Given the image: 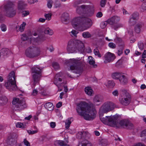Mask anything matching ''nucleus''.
I'll return each mask as SVG.
<instances>
[{
  "mask_svg": "<svg viewBox=\"0 0 146 146\" xmlns=\"http://www.w3.org/2000/svg\"><path fill=\"white\" fill-rule=\"evenodd\" d=\"M76 111L80 115L87 120H92L95 118L97 112L92 103L82 102L77 105Z\"/></svg>",
  "mask_w": 146,
  "mask_h": 146,
  "instance_id": "1",
  "label": "nucleus"
},
{
  "mask_svg": "<svg viewBox=\"0 0 146 146\" xmlns=\"http://www.w3.org/2000/svg\"><path fill=\"white\" fill-rule=\"evenodd\" d=\"M32 81L31 82L32 87L35 88L36 85L39 83L42 77L40 69L37 66H35L31 69Z\"/></svg>",
  "mask_w": 146,
  "mask_h": 146,
  "instance_id": "2",
  "label": "nucleus"
},
{
  "mask_svg": "<svg viewBox=\"0 0 146 146\" xmlns=\"http://www.w3.org/2000/svg\"><path fill=\"white\" fill-rule=\"evenodd\" d=\"M68 63L72 64L70 68V70L73 71V72L77 74H80L82 71L81 67V62L76 59H70V60H67Z\"/></svg>",
  "mask_w": 146,
  "mask_h": 146,
  "instance_id": "3",
  "label": "nucleus"
},
{
  "mask_svg": "<svg viewBox=\"0 0 146 146\" xmlns=\"http://www.w3.org/2000/svg\"><path fill=\"white\" fill-rule=\"evenodd\" d=\"M5 85L9 90H15L17 89L15 80V73L14 71H12L9 74L8 81L5 83Z\"/></svg>",
  "mask_w": 146,
  "mask_h": 146,
  "instance_id": "4",
  "label": "nucleus"
},
{
  "mask_svg": "<svg viewBox=\"0 0 146 146\" xmlns=\"http://www.w3.org/2000/svg\"><path fill=\"white\" fill-rule=\"evenodd\" d=\"M82 17V16L76 17L71 22L73 27L80 31H83L86 29V28L84 26V23L83 21Z\"/></svg>",
  "mask_w": 146,
  "mask_h": 146,
  "instance_id": "5",
  "label": "nucleus"
},
{
  "mask_svg": "<svg viewBox=\"0 0 146 146\" xmlns=\"http://www.w3.org/2000/svg\"><path fill=\"white\" fill-rule=\"evenodd\" d=\"M121 92L122 98H119V102L123 105L127 106L131 102V96L128 91L125 89L122 90Z\"/></svg>",
  "mask_w": 146,
  "mask_h": 146,
  "instance_id": "6",
  "label": "nucleus"
},
{
  "mask_svg": "<svg viewBox=\"0 0 146 146\" xmlns=\"http://www.w3.org/2000/svg\"><path fill=\"white\" fill-rule=\"evenodd\" d=\"M114 108L113 104L111 102H108L104 103L100 108L99 115L103 116L105 113H107L113 110Z\"/></svg>",
  "mask_w": 146,
  "mask_h": 146,
  "instance_id": "7",
  "label": "nucleus"
},
{
  "mask_svg": "<svg viewBox=\"0 0 146 146\" xmlns=\"http://www.w3.org/2000/svg\"><path fill=\"white\" fill-rule=\"evenodd\" d=\"M116 115L117 117L113 121V127H119L121 126H125L130 129L132 128L133 127V124L130 122L128 120L126 119H123L119 121H117V120L118 117V115L117 114Z\"/></svg>",
  "mask_w": 146,
  "mask_h": 146,
  "instance_id": "8",
  "label": "nucleus"
},
{
  "mask_svg": "<svg viewBox=\"0 0 146 146\" xmlns=\"http://www.w3.org/2000/svg\"><path fill=\"white\" fill-rule=\"evenodd\" d=\"M12 104L13 107L15 110H21L26 107L25 103L23 100H19L18 98L13 99Z\"/></svg>",
  "mask_w": 146,
  "mask_h": 146,
  "instance_id": "9",
  "label": "nucleus"
},
{
  "mask_svg": "<svg viewBox=\"0 0 146 146\" xmlns=\"http://www.w3.org/2000/svg\"><path fill=\"white\" fill-rule=\"evenodd\" d=\"M29 47L27 49L25 52L26 56L29 58H33L38 56L40 53V51L38 49L34 47V46Z\"/></svg>",
  "mask_w": 146,
  "mask_h": 146,
  "instance_id": "10",
  "label": "nucleus"
},
{
  "mask_svg": "<svg viewBox=\"0 0 146 146\" xmlns=\"http://www.w3.org/2000/svg\"><path fill=\"white\" fill-rule=\"evenodd\" d=\"M99 115L100 119L103 123L105 124L110 123L111 124L112 126H113V121L117 117L116 115L110 116H106L105 117H102L103 116L100 115Z\"/></svg>",
  "mask_w": 146,
  "mask_h": 146,
  "instance_id": "11",
  "label": "nucleus"
},
{
  "mask_svg": "<svg viewBox=\"0 0 146 146\" xmlns=\"http://www.w3.org/2000/svg\"><path fill=\"white\" fill-rule=\"evenodd\" d=\"M82 134V139H85L86 142L84 143L83 141L82 142L80 143H79L78 146H87L88 145H89L90 146L91 145L87 143V140L90 137V134L88 132L83 131V132H80L78 134V135Z\"/></svg>",
  "mask_w": 146,
  "mask_h": 146,
  "instance_id": "12",
  "label": "nucleus"
},
{
  "mask_svg": "<svg viewBox=\"0 0 146 146\" xmlns=\"http://www.w3.org/2000/svg\"><path fill=\"white\" fill-rule=\"evenodd\" d=\"M115 58V56L113 54L108 52L106 53L104 55V62L105 64L109 63L113 61Z\"/></svg>",
  "mask_w": 146,
  "mask_h": 146,
  "instance_id": "13",
  "label": "nucleus"
},
{
  "mask_svg": "<svg viewBox=\"0 0 146 146\" xmlns=\"http://www.w3.org/2000/svg\"><path fill=\"white\" fill-rule=\"evenodd\" d=\"M89 8V5H82L80 6H78L76 8V12L80 15H84L86 11Z\"/></svg>",
  "mask_w": 146,
  "mask_h": 146,
  "instance_id": "14",
  "label": "nucleus"
},
{
  "mask_svg": "<svg viewBox=\"0 0 146 146\" xmlns=\"http://www.w3.org/2000/svg\"><path fill=\"white\" fill-rule=\"evenodd\" d=\"M82 20H83V21L84 23V26L86 27V29L90 28L92 25V23L90 19L83 17Z\"/></svg>",
  "mask_w": 146,
  "mask_h": 146,
  "instance_id": "15",
  "label": "nucleus"
},
{
  "mask_svg": "<svg viewBox=\"0 0 146 146\" xmlns=\"http://www.w3.org/2000/svg\"><path fill=\"white\" fill-rule=\"evenodd\" d=\"M6 11V15L9 17L14 16L16 13V10L12 7L7 9Z\"/></svg>",
  "mask_w": 146,
  "mask_h": 146,
  "instance_id": "16",
  "label": "nucleus"
},
{
  "mask_svg": "<svg viewBox=\"0 0 146 146\" xmlns=\"http://www.w3.org/2000/svg\"><path fill=\"white\" fill-rule=\"evenodd\" d=\"M26 5L25 2L22 0H19L18 2L17 8L18 10L22 11L25 9Z\"/></svg>",
  "mask_w": 146,
  "mask_h": 146,
  "instance_id": "17",
  "label": "nucleus"
},
{
  "mask_svg": "<svg viewBox=\"0 0 146 146\" xmlns=\"http://www.w3.org/2000/svg\"><path fill=\"white\" fill-rule=\"evenodd\" d=\"M119 20V17L114 16L108 19L107 21L108 23L110 25H113L115 22L118 21Z\"/></svg>",
  "mask_w": 146,
  "mask_h": 146,
  "instance_id": "18",
  "label": "nucleus"
},
{
  "mask_svg": "<svg viewBox=\"0 0 146 146\" xmlns=\"http://www.w3.org/2000/svg\"><path fill=\"white\" fill-rule=\"evenodd\" d=\"M90 8L86 11L84 15L87 17H91L92 16L94 13V9L93 6L89 5Z\"/></svg>",
  "mask_w": 146,
  "mask_h": 146,
  "instance_id": "19",
  "label": "nucleus"
},
{
  "mask_svg": "<svg viewBox=\"0 0 146 146\" xmlns=\"http://www.w3.org/2000/svg\"><path fill=\"white\" fill-rule=\"evenodd\" d=\"M58 77V74H57L55 75L54 82V84L59 88L60 85V82L62 81V80L61 78Z\"/></svg>",
  "mask_w": 146,
  "mask_h": 146,
  "instance_id": "20",
  "label": "nucleus"
},
{
  "mask_svg": "<svg viewBox=\"0 0 146 146\" xmlns=\"http://www.w3.org/2000/svg\"><path fill=\"white\" fill-rule=\"evenodd\" d=\"M122 73L115 72L112 73L111 75L112 78L114 79H119Z\"/></svg>",
  "mask_w": 146,
  "mask_h": 146,
  "instance_id": "21",
  "label": "nucleus"
},
{
  "mask_svg": "<svg viewBox=\"0 0 146 146\" xmlns=\"http://www.w3.org/2000/svg\"><path fill=\"white\" fill-rule=\"evenodd\" d=\"M119 80L120 83L123 84H124L127 82V78L123 73Z\"/></svg>",
  "mask_w": 146,
  "mask_h": 146,
  "instance_id": "22",
  "label": "nucleus"
},
{
  "mask_svg": "<svg viewBox=\"0 0 146 146\" xmlns=\"http://www.w3.org/2000/svg\"><path fill=\"white\" fill-rule=\"evenodd\" d=\"M143 25V24L142 23H138L135 27V31L137 33H139L141 31V28L142 27Z\"/></svg>",
  "mask_w": 146,
  "mask_h": 146,
  "instance_id": "23",
  "label": "nucleus"
},
{
  "mask_svg": "<svg viewBox=\"0 0 146 146\" xmlns=\"http://www.w3.org/2000/svg\"><path fill=\"white\" fill-rule=\"evenodd\" d=\"M76 46H67V50L68 53H72L77 52Z\"/></svg>",
  "mask_w": 146,
  "mask_h": 146,
  "instance_id": "24",
  "label": "nucleus"
},
{
  "mask_svg": "<svg viewBox=\"0 0 146 146\" xmlns=\"http://www.w3.org/2000/svg\"><path fill=\"white\" fill-rule=\"evenodd\" d=\"M85 92L86 94L91 96L93 94V91L91 88L89 87H86L85 89Z\"/></svg>",
  "mask_w": 146,
  "mask_h": 146,
  "instance_id": "25",
  "label": "nucleus"
},
{
  "mask_svg": "<svg viewBox=\"0 0 146 146\" xmlns=\"http://www.w3.org/2000/svg\"><path fill=\"white\" fill-rule=\"evenodd\" d=\"M44 107L46 108L50 111L53 110L54 106L50 102H48L45 104Z\"/></svg>",
  "mask_w": 146,
  "mask_h": 146,
  "instance_id": "26",
  "label": "nucleus"
},
{
  "mask_svg": "<svg viewBox=\"0 0 146 146\" xmlns=\"http://www.w3.org/2000/svg\"><path fill=\"white\" fill-rule=\"evenodd\" d=\"M7 102V99L6 97L3 96H0V104H6Z\"/></svg>",
  "mask_w": 146,
  "mask_h": 146,
  "instance_id": "27",
  "label": "nucleus"
},
{
  "mask_svg": "<svg viewBox=\"0 0 146 146\" xmlns=\"http://www.w3.org/2000/svg\"><path fill=\"white\" fill-rule=\"evenodd\" d=\"M1 54L4 56L7 55L10 52L9 50L7 48H3L1 49Z\"/></svg>",
  "mask_w": 146,
  "mask_h": 146,
  "instance_id": "28",
  "label": "nucleus"
},
{
  "mask_svg": "<svg viewBox=\"0 0 146 146\" xmlns=\"http://www.w3.org/2000/svg\"><path fill=\"white\" fill-rule=\"evenodd\" d=\"M105 85L108 88H111L114 86L115 84L113 81H109L105 84Z\"/></svg>",
  "mask_w": 146,
  "mask_h": 146,
  "instance_id": "29",
  "label": "nucleus"
},
{
  "mask_svg": "<svg viewBox=\"0 0 146 146\" xmlns=\"http://www.w3.org/2000/svg\"><path fill=\"white\" fill-rule=\"evenodd\" d=\"M73 119L71 117L68 118L65 122V127L66 129H68Z\"/></svg>",
  "mask_w": 146,
  "mask_h": 146,
  "instance_id": "30",
  "label": "nucleus"
},
{
  "mask_svg": "<svg viewBox=\"0 0 146 146\" xmlns=\"http://www.w3.org/2000/svg\"><path fill=\"white\" fill-rule=\"evenodd\" d=\"M101 97L99 95H96L93 99L94 102L95 103L99 102L102 101Z\"/></svg>",
  "mask_w": 146,
  "mask_h": 146,
  "instance_id": "31",
  "label": "nucleus"
},
{
  "mask_svg": "<svg viewBox=\"0 0 146 146\" xmlns=\"http://www.w3.org/2000/svg\"><path fill=\"white\" fill-rule=\"evenodd\" d=\"M44 32L45 34L50 35H52L53 33V31L48 28L45 29L44 31Z\"/></svg>",
  "mask_w": 146,
  "mask_h": 146,
  "instance_id": "32",
  "label": "nucleus"
},
{
  "mask_svg": "<svg viewBox=\"0 0 146 146\" xmlns=\"http://www.w3.org/2000/svg\"><path fill=\"white\" fill-rule=\"evenodd\" d=\"M78 48H79L77 50L80 51L81 52H89L85 48L84 46H77Z\"/></svg>",
  "mask_w": 146,
  "mask_h": 146,
  "instance_id": "33",
  "label": "nucleus"
},
{
  "mask_svg": "<svg viewBox=\"0 0 146 146\" xmlns=\"http://www.w3.org/2000/svg\"><path fill=\"white\" fill-rule=\"evenodd\" d=\"M123 25L121 23L116 24L113 25L112 27L115 30H117L118 28L123 27Z\"/></svg>",
  "mask_w": 146,
  "mask_h": 146,
  "instance_id": "34",
  "label": "nucleus"
},
{
  "mask_svg": "<svg viewBox=\"0 0 146 146\" xmlns=\"http://www.w3.org/2000/svg\"><path fill=\"white\" fill-rule=\"evenodd\" d=\"M82 36L85 38H88L91 36V34L88 32H84L82 34Z\"/></svg>",
  "mask_w": 146,
  "mask_h": 146,
  "instance_id": "35",
  "label": "nucleus"
},
{
  "mask_svg": "<svg viewBox=\"0 0 146 146\" xmlns=\"http://www.w3.org/2000/svg\"><path fill=\"white\" fill-rule=\"evenodd\" d=\"M88 62L91 65H94L95 63L94 59L91 56H90L88 58Z\"/></svg>",
  "mask_w": 146,
  "mask_h": 146,
  "instance_id": "36",
  "label": "nucleus"
},
{
  "mask_svg": "<svg viewBox=\"0 0 146 146\" xmlns=\"http://www.w3.org/2000/svg\"><path fill=\"white\" fill-rule=\"evenodd\" d=\"M83 42L80 40H74V46H83Z\"/></svg>",
  "mask_w": 146,
  "mask_h": 146,
  "instance_id": "37",
  "label": "nucleus"
},
{
  "mask_svg": "<svg viewBox=\"0 0 146 146\" xmlns=\"http://www.w3.org/2000/svg\"><path fill=\"white\" fill-rule=\"evenodd\" d=\"M25 125H26L25 123H23L21 122H18L16 124V126L17 127L20 128H25Z\"/></svg>",
  "mask_w": 146,
  "mask_h": 146,
  "instance_id": "38",
  "label": "nucleus"
},
{
  "mask_svg": "<svg viewBox=\"0 0 146 146\" xmlns=\"http://www.w3.org/2000/svg\"><path fill=\"white\" fill-rule=\"evenodd\" d=\"M136 23V20L132 18H130L129 21V24L130 26L134 25Z\"/></svg>",
  "mask_w": 146,
  "mask_h": 146,
  "instance_id": "39",
  "label": "nucleus"
},
{
  "mask_svg": "<svg viewBox=\"0 0 146 146\" xmlns=\"http://www.w3.org/2000/svg\"><path fill=\"white\" fill-rule=\"evenodd\" d=\"M94 52L96 55H97L100 58L101 57V55L100 54L99 51L97 48L94 49Z\"/></svg>",
  "mask_w": 146,
  "mask_h": 146,
  "instance_id": "40",
  "label": "nucleus"
},
{
  "mask_svg": "<svg viewBox=\"0 0 146 146\" xmlns=\"http://www.w3.org/2000/svg\"><path fill=\"white\" fill-rule=\"evenodd\" d=\"M99 144L101 146H106L107 145L108 143L106 140L102 139L100 141Z\"/></svg>",
  "mask_w": 146,
  "mask_h": 146,
  "instance_id": "41",
  "label": "nucleus"
},
{
  "mask_svg": "<svg viewBox=\"0 0 146 146\" xmlns=\"http://www.w3.org/2000/svg\"><path fill=\"white\" fill-rule=\"evenodd\" d=\"M57 143L59 145L62 146H69L65 142L62 140H58L57 141Z\"/></svg>",
  "mask_w": 146,
  "mask_h": 146,
  "instance_id": "42",
  "label": "nucleus"
},
{
  "mask_svg": "<svg viewBox=\"0 0 146 146\" xmlns=\"http://www.w3.org/2000/svg\"><path fill=\"white\" fill-rule=\"evenodd\" d=\"M78 33V32L77 31L74 30H73L69 33L70 35L72 37L74 36L76 37Z\"/></svg>",
  "mask_w": 146,
  "mask_h": 146,
  "instance_id": "43",
  "label": "nucleus"
},
{
  "mask_svg": "<svg viewBox=\"0 0 146 146\" xmlns=\"http://www.w3.org/2000/svg\"><path fill=\"white\" fill-rule=\"evenodd\" d=\"M26 25V23L25 22H23V23L21 25L19 29V31L22 32L23 31L25 28V26Z\"/></svg>",
  "mask_w": 146,
  "mask_h": 146,
  "instance_id": "44",
  "label": "nucleus"
},
{
  "mask_svg": "<svg viewBox=\"0 0 146 146\" xmlns=\"http://www.w3.org/2000/svg\"><path fill=\"white\" fill-rule=\"evenodd\" d=\"M83 1L82 0H78L75 1L74 3L73 6L74 7H77V6L83 3Z\"/></svg>",
  "mask_w": 146,
  "mask_h": 146,
  "instance_id": "45",
  "label": "nucleus"
},
{
  "mask_svg": "<svg viewBox=\"0 0 146 146\" xmlns=\"http://www.w3.org/2000/svg\"><path fill=\"white\" fill-rule=\"evenodd\" d=\"M138 16V14L137 13H134L130 17L137 21Z\"/></svg>",
  "mask_w": 146,
  "mask_h": 146,
  "instance_id": "46",
  "label": "nucleus"
},
{
  "mask_svg": "<svg viewBox=\"0 0 146 146\" xmlns=\"http://www.w3.org/2000/svg\"><path fill=\"white\" fill-rule=\"evenodd\" d=\"M119 47L118 48L117 54L119 56H120L123 53V48L122 46H119Z\"/></svg>",
  "mask_w": 146,
  "mask_h": 146,
  "instance_id": "47",
  "label": "nucleus"
},
{
  "mask_svg": "<svg viewBox=\"0 0 146 146\" xmlns=\"http://www.w3.org/2000/svg\"><path fill=\"white\" fill-rule=\"evenodd\" d=\"M47 6L48 8H50L52 6L53 2L52 0H47Z\"/></svg>",
  "mask_w": 146,
  "mask_h": 146,
  "instance_id": "48",
  "label": "nucleus"
},
{
  "mask_svg": "<svg viewBox=\"0 0 146 146\" xmlns=\"http://www.w3.org/2000/svg\"><path fill=\"white\" fill-rule=\"evenodd\" d=\"M27 132L29 134L32 135L37 133L38 132V130L37 129L33 131L29 130L27 131Z\"/></svg>",
  "mask_w": 146,
  "mask_h": 146,
  "instance_id": "49",
  "label": "nucleus"
},
{
  "mask_svg": "<svg viewBox=\"0 0 146 146\" xmlns=\"http://www.w3.org/2000/svg\"><path fill=\"white\" fill-rule=\"evenodd\" d=\"M52 66L53 68L56 70L58 69L59 68L60 66L59 64L57 62H54L52 64Z\"/></svg>",
  "mask_w": 146,
  "mask_h": 146,
  "instance_id": "50",
  "label": "nucleus"
},
{
  "mask_svg": "<svg viewBox=\"0 0 146 146\" xmlns=\"http://www.w3.org/2000/svg\"><path fill=\"white\" fill-rule=\"evenodd\" d=\"M141 137H143L145 138V141L146 142V129L143 131L141 134Z\"/></svg>",
  "mask_w": 146,
  "mask_h": 146,
  "instance_id": "51",
  "label": "nucleus"
},
{
  "mask_svg": "<svg viewBox=\"0 0 146 146\" xmlns=\"http://www.w3.org/2000/svg\"><path fill=\"white\" fill-rule=\"evenodd\" d=\"M52 15L51 14H45L44 17L46 18V19L50 20L51 19Z\"/></svg>",
  "mask_w": 146,
  "mask_h": 146,
  "instance_id": "52",
  "label": "nucleus"
},
{
  "mask_svg": "<svg viewBox=\"0 0 146 146\" xmlns=\"http://www.w3.org/2000/svg\"><path fill=\"white\" fill-rule=\"evenodd\" d=\"M108 22L107 21L102 22L101 24V27L102 29H104L106 26Z\"/></svg>",
  "mask_w": 146,
  "mask_h": 146,
  "instance_id": "53",
  "label": "nucleus"
},
{
  "mask_svg": "<svg viewBox=\"0 0 146 146\" xmlns=\"http://www.w3.org/2000/svg\"><path fill=\"white\" fill-rule=\"evenodd\" d=\"M21 38L22 40L25 41L27 40L28 37L26 34H23L22 35Z\"/></svg>",
  "mask_w": 146,
  "mask_h": 146,
  "instance_id": "54",
  "label": "nucleus"
},
{
  "mask_svg": "<svg viewBox=\"0 0 146 146\" xmlns=\"http://www.w3.org/2000/svg\"><path fill=\"white\" fill-rule=\"evenodd\" d=\"M106 0H101L100 1V5L102 7H104L106 3Z\"/></svg>",
  "mask_w": 146,
  "mask_h": 146,
  "instance_id": "55",
  "label": "nucleus"
},
{
  "mask_svg": "<svg viewBox=\"0 0 146 146\" xmlns=\"http://www.w3.org/2000/svg\"><path fill=\"white\" fill-rule=\"evenodd\" d=\"M29 11H23L22 12V15L23 17H25L29 15Z\"/></svg>",
  "mask_w": 146,
  "mask_h": 146,
  "instance_id": "56",
  "label": "nucleus"
},
{
  "mask_svg": "<svg viewBox=\"0 0 146 146\" xmlns=\"http://www.w3.org/2000/svg\"><path fill=\"white\" fill-rule=\"evenodd\" d=\"M24 145L26 146H30V143L26 139H24L23 142Z\"/></svg>",
  "mask_w": 146,
  "mask_h": 146,
  "instance_id": "57",
  "label": "nucleus"
},
{
  "mask_svg": "<svg viewBox=\"0 0 146 146\" xmlns=\"http://www.w3.org/2000/svg\"><path fill=\"white\" fill-rule=\"evenodd\" d=\"M68 46H74V40H71L68 42Z\"/></svg>",
  "mask_w": 146,
  "mask_h": 146,
  "instance_id": "58",
  "label": "nucleus"
},
{
  "mask_svg": "<svg viewBox=\"0 0 146 146\" xmlns=\"http://www.w3.org/2000/svg\"><path fill=\"white\" fill-rule=\"evenodd\" d=\"M116 40H117L118 42L121 43L122 44L120 46H123V45H124V42L122 41L121 38L117 37L116 38Z\"/></svg>",
  "mask_w": 146,
  "mask_h": 146,
  "instance_id": "59",
  "label": "nucleus"
},
{
  "mask_svg": "<svg viewBox=\"0 0 146 146\" xmlns=\"http://www.w3.org/2000/svg\"><path fill=\"white\" fill-rule=\"evenodd\" d=\"M1 28L2 31H5L7 30L6 26L4 24H2L1 26Z\"/></svg>",
  "mask_w": 146,
  "mask_h": 146,
  "instance_id": "60",
  "label": "nucleus"
},
{
  "mask_svg": "<svg viewBox=\"0 0 146 146\" xmlns=\"http://www.w3.org/2000/svg\"><path fill=\"white\" fill-rule=\"evenodd\" d=\"M112 94L114 96H117L119 95L118 91L117 90H115L112 92Z\"/></svg>",
  "mask_w": 146,
  "mask_h": 146,
  "instance_id": "61",
  "label": "nucleus"
},
{
  "mask_svg": "<svg viewBox=\"0 0 146 146\" xmlns=\"http://www.w3.org/2000/svg\"><path fill=\"white\" fill-rule=\"evenodd\" d=\"M69 15L68 14L66 13H63L62 16V18H64L66 19H68Z\"/></svg>",
  "mask_w": 146,
  "mask_h": 146,
  "instance_id": "62",
  "label": "nucleus"
},
{
  "mask_svg": "<svg viewBox=\"0 0 146 146\" xmlns=\"http://www.w3.org/2000/svg\"><path fill=\"white\" fill-rule=\"evenodd\" d=\"M141 8L143 11L146 10V4L144 3L142 4L141 6Z\"/></svg>",
  "mask_w": 146,
  "mask_h": 146,
  "instance_id": "63",
  "label": "nucleus"
},
{
  "mask_svg": "<svg viewBox=\"0 0 146 146\" xmlns=\"http://www.w3.org/2000/svg\"><path fill=\"white\" fill-rule=\"evenodd\" d=\"M132 146H146L144 144L139 143Z\"/></svg>",
  "mask_w": 146,
  "mask_h": 146,
  "instance_id": "64",
  "label": "nucleus"
}]
</instances>
